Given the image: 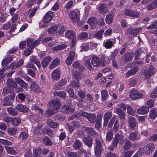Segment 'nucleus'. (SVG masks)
<instances>
[{"instance_id": "1", "label": "nucleus", "mask_w": 157, "mask_h": 157, "mask_svg": "<svg viewBox=\"0 0 157 157\" xmlns=\"http://www.w3.org/2000/svg\"><path fill=\"white\" fill-rule=\"evenodd\" d=\"M155 148L154 144L151 143L147 144L145 147L140 148L139 150V154L145 153L150 154L153 151Z\"/></svg>"}, {"instance_id": "2", "label": "nucleus", "mask_w": 157, "mask_h": 157, "mask_svg": "<svg viewBox=\"0 0 157 157\" xmlns=\"http://www.w3.org/2000/svg\"><path fill=\"white\" fill-rule=\"evenodd\" d=\"M95 146L94 147V152L96 157H100L101 152L102 145L100 138H96L95 139Z\"/></svg>"}, {"instance_id": "3", "label": "nucleus", "mask_w": 157, "mask_h": 157, "mask_svg": "<svg viewBox=\"0 0 157 157\" xmlns=\"http://www.w3.org/2000/svg\"><path fill=\"white\" fill-rule=\"evenodd\" d=\"M92 63L95 67H99L100 66H104L105 62L103 61V60L100 58L98 57L95 56H93L92 58Z\"/></svg>"}, {"instance_id": "4", "label": "nucleus", "mask_w": 157, "mask_h": 157, "mask_svg": "<svg viewBox=\"0 0 157 157\" xmlns=\"http://www.w3.org/2000/svg\"><path fill=\"white\" fill-rule=\"evenodd\" d=\"M49 107L51 109H53L54 111L57 112V110L59 109L61 104L60 102L56 100H53L50 101L49 103Z\"/></svg>"}, {"instance_id": "5", "label": "nucleus", "mask_w": 157, "mask_h": 157, "mask_svg": "<svg viewBox=\"0 0 157 157\" xmlns=\"http://www.w3.org/2000/svg\"><path fill=\"white\" fill-rule=\"evenodd\" d=\"M143 94L135 90H133L130 92L129 96L133 100L140 98L143 97Z\"/></svg>"}, {"instance_id": "6", "label": "nucleus", "mask_w": 157, "mask_h": 157, "mask_svg": "<svg viewBox=\"0 0 157 157\" xmlns=\"http://www.w3.org/2000/svg\"><path fill=\"white\" fill-rule=\"evenodd\" d=\"M29 87L31 91L32 92L36 93H40L41 92L40 87L35 81L31 82Z\"/></svg>"}, {"instance_id": "7", "label": "nucleus", "mask_w": 157, "mask_h": 157, "mask_svg": "<svg viewBox=\"0 0 157 157\" xmlns=\"http://www.w3.org/2000/svg\"><path fill=\"white\" fill-rule=\"evenodd\" d=\"M26 40L27 47H29L31 48H33L35 46H38L40 41V40H37L33 42V39L30 38L27 39Z\"/></svg>"}, {"instance_id": "8", "label": "nucleus", "mask_w": 157, "mask_h": 157, "mask_svg": "<svg viewBox=\"0 0 157 157\" xmlns=\"http://www.w3.org/2000/svg\"><path fill=\"white\" fill-rule=\"evenodd\" d=\"M53 16V12L51 11H48L44 16L42 20L44 23H48L52 20Z\"/></svg>"}, {"instance_id": "9", "label": "nucleus", "mask_w": 157, "mask_h": 157, "mask_svg": "<svg viewBox=\"0 0 157 157\" xmlns=\"http://www.w3.org/2000/svg\"><path fill=\"white\" fill-rule=\"evenodd\" d=\"M155 73V70L154 68V67L152 65H150L148 67L147 70L145 71L144 75L145 78H147L154 75Z\"/></svg>"}, {"instance_id": "10", "label": "nucleus", "mask_w": 157, "mask_h": 157, "mask_svg": "<svg viewBox=\"0 0 157 157\" xmlns=\"http://www.w3.org/2000/svg\"><path fill=\"white\" fill-rule=\"evenodd\" d=\"M69 130L70 132L73 131L74 129L80 126V123L77 121H73L70 124H67Z\"/></svg>"}, {"instance_id": "11", "label": "nucleus", "mask_w": 157, "mask_h": 157, "mask_svg": "<svg viewBox=\"0 0 157 157\" xmlns=\"http://www.w3.org/2000/svg\"><path fill=\"white\" fill-rule=\"evenodd\" d=\"M68 16L71 20L75 23H76L79 20V15L74 10L71 11L68 14Z\"/></svg>"}, {"instance_id": "12", "label": "nucleus", "mask_w": 157, "mask_h": 157, "mask_svg": "<svg viewBox=\"0 0 157 157\" xmlns=\"http://www.w3.org/2000/svg\"><path fill=\"white\" fill-rule=\"evenodd\" d=\"M115 43V40L114 39L105 40L103 42V46L106 48L109 49L112 47Z\"/></svg>"}, {"instance_id": "13", "label": "nucleus", "mask_w": 157, "mask_h": 157, "mask_svg": "<svg viewBox=\"0 0 157 157\" xmlns=\"http://www.w3.org/2000/svg\"><path fill=\"white\" fill-rule=\"evenodd\" d=\"M82 130L83 131L85 132L88 134L93 136H96L98 135V133L92 128L83 127L82 128Z\"/></svg>"}, {"instance_id": "14", "label": "nucleus", "mask_w": 157, "mask_h": 157, "mask_svg": "<svg viewBox=\"0 0 157 157\" xmlns=\"http://www.w3.org/2000/svg\"><path fill=\"white\" fill-rule=\"evenodd\" d=\"M61 110L63 112L66 113H73L75 109L74 108H71L68 105H64L62 106Z\"/></svg>"}, {"instance_id": "15", "label": "nucleus", "mask_w": 157, "mask_h": 157, "mask_svg": "<svg viewBox=\"0 0 157 157\" xmlns=\"http://www.w3.org/2000/svg\"><path fill=\"white\" fill-rule=\"evenodd\" d=\"M112 115V112L111 111H107L105 113L103 117V126H106L109 120L110 119Z\"/></svg>"}, {"instance_id": "16", "label": "nucleus", "mask_w": 157, "mask_h": 157, "mask_svg": "<svg viewBox=\"0 0 157 157\" xmlns=\"http://www.w3.org/2000/svg\"><path fill=\"white\" fill-rule=\"evenodd\" d=\"M74 51H70L69 56L66 59V63L68 65H70L73 61L75 56Z\"/></svg>"}, {"instance_id": "17", "label": "nucleus", "mask_w": 157, "mask_h": 157, "mask_svg": "<svg viewBox=\"0 0 157 157\" xmlns=\"http://www.w3.org/2000/svg\"><path fill=\"white\" fill-rule=\"evenodd\" d=\"M125 14L127 16L137 17L139 16V13L135 12L130 9H127L124 12Z\"/></svg>"}, {"instance_id": "18", "label": "nucleus", "mask_w": 157, "mask_h": 157, "mask_svg": "<svg viewBox=\"0 0 157 157\" xmlns=\"http://www.w3.org/2000/svg\"><path fill=\"white\" fill-rule=\"evenodd\" d=\"M15 80L21 87L25 89L27 88L28 84L21 78H16L15 79Z\"/></svg>"}, {"instance_id": "19", "label": "nucleus", "mask_w": 157, "mask_h": 157, "mask_svg": "<svg viewBox=\"0 0 157 157\" xmlns=\"http://www.w3.org/2000/svg\"><path fill=\"white\" fill-rule=\"evenodd\" d=\"M65 35L66 38L70 39L71 40L76 39L75 33L73 31H67L66 32Z\"/></svg>"}, {"instance_id": "20", "label": "nucleus", "mask_w": 157, "mask_h": 157, "mask_svg": "<svg viewBox=\"0 0 157 157\" xmlns=\"http://www.w3.org/2000/svg\"><path fill=\"white\" fill-rule=\"evenodd\" d=\"M98 9L100 13L102 15H105L108 11L106 5L103 3L101 4L100 5Z\"/></svg>"}, {"instance_id": "21", "label": "nucleus", "mask_w": 157, "mask_h": 157, "mask_svg": "<svg viewBox=\"0 0 157 157\" xmlns=\"http://www.w3.org/2000/svg\"><path fill=\"white\" fill-rule=\"evenodd\" d=\"M87 22L91 28H94L98 23V21L95 17H93L88 19Z\"/></svg>"}, {"instance_id": "22", "label": "nucleus", "mask_w": 157, "mask_h": 157, "mask_svg": "<svg viewBox=\"0 0 157 157\" xmlns=\"http://www.w3.org/2000/svg\"><path fill=\"white\" fill-rule=\"evenodd\" d=\"M128 121L129 126L131 128L133 129L136 127V122L135 118L130 117L128 118Z\"/></svg>"}, {"instance_id": "23", "label": "nucleus", "mask_w": 157, "mask_h": 157, "mask_svg": "<svg viewBox=\"0 0 157 157\" xmlns=\"http://www.w3.org/2000/svg\"><path fill=\"white\" fill-rule=\"evenodd\" d=\"M149 112V108L144 106L139 108L137 110V112L140 114H145Z\"/></svg>"}, {"instance_id": "24", "label": "nucleus", "mask_w": 157, "mask_h": 157, "mask_svg": "<svg viewBox=\"0 0 157 157\" xmlns=\"http://www.w3.org/2000/svg\"><path fill=\"white\" fill-rule=\"evenodd\" d=\"M52 77L54 80H58L60 77V71L58 69H56L52 73Z\"/></svg>"}, {"instance_id": "25", "label": "nucleus", "mask_w": 157, "mask_h": 157, "mask_svg": "<svg viewBox=\"0 0 157 157\" xmlns=\"http://www.w3.org/2000/svg\"><path fill=\"white\" fill-rule=\"evenodd\" d=\"M16 82L15 81L10 78H8L6 81V83L8 87L14 88H16L17 86Z\"/></svg>"}, {"instance_id": "26", "label": "nucleus", "mask_w": 157, "mask_h": 157, "mask_svg": "<svg viewBox=\"0 0 157 157\" xmlns=\"http://www.w3.org/2000/svg\"><path fill=\"white\" fill-rule=\"evenodd\" d=\"M93 139L91 137H84L83 142L85 145L89 147H91L93 144Z\"/></svg>"}, {"instance_id": "27", "label": "nucleus", "mask_w": 157, "mask_h": 157, "mask_svg": "<svg viewBox=\"0 0 157 157\" xmlns=\"http://www.w3.org/2000/svg\"><path fill=\"white\" fill-rule=\"evenodd\" d=\"M101 99L103 102H106L107 101V99L109 97L108 92L104 90H102L101 91Z\"/></svg>"}, {"instance_id": "28", "label": "nucleus", "mask_w": 157, "mask_h": 157, "mask_svg": "<svg viewBox=\"0 0 157 157\" xmlns=\"http://www.w3.org/2000/svg\"><path fill=\"white\" fill-rule=\"evenodd\" d=\"M59 63V59H58L56 58L52 61L48 67L50 69H53L57 66Z\"/></svg>"}, {"instance_id": "29", "label": "nucleus", "mask_w": 157, "mask_h": 157, "mask_svg": "<svg viewBox=\"0 0 157 157\" xmlns=\"http://www.w3.org/2000/svg\"><path fill=\"white\" fill-rule=\"evenodd\" d=\"M156 8H157V0H155L148 4L146 7V9L148 10H152Z\"/></svg>"}, {"instance_id": "30", "label": "nucleus", "mask_w": 157, "mask_h": 157, "mask_svg": "<svg viewBox=\"0 0 157 157\" xmlns=\"http://www.w3.org/2000/svg\"><path fill=\"white\" fill-rule=\"evenodd\" d=\"M67 83V80L66 79L61 80L59 83L56 85L55 88L56 90H60L61 87L64 86Z\"/></svg>"}, {"instance_id": "31", "label": "nucleus", "mask_w": 157, "mask_h": 157, "mask_svg": "<svg viewBox=\"0 0 157 157\" xmlns=\"http://www.w3.org/2000/svg\"><path fill=\"white\" fill-rule=\"evenodd\" d=\"M138 69V67H133L131 70L128 71L126 75V76L127 77H128L129 76L135 74Z\"/></svg>"}, {"instance_id": "32", "label": "nucleus", "mask_w": 157, "mask_h": 157, "mask_svg": "<svg viewBox=\"0 0 157 157\" xmlns=\"http://www.w3.org/2000/svg\"><path fill=\"white\" fill-rule=\"evenodd\" d=\"M51 60L52 59L51 57L49 56L45 57L41 62V64L42 67H46Z\"/></svg>"}, {"instance_id": "33", "label": "nucleus", "mask_w": 157, "mask_h": 157, "mask_svg": "<svg viewBox=\"0 0 157 157\" xmlns=\"http://www.w3.org/2000/svg\"><path fill=\"white\" fill-rule=\"evenodd\" d=\"M16 108L18 111L22 112H26L28 111V109L27 107L22 104L17 105Z\"/></svg>"}, {"instance_id": "34", "label": "nucleus", "mask_w": 157, "mask_h": 157, "mask_svg": "<svg viewBox=\"0 0 157 157\" xmlns=\"http://www.w3.org/2000/svg\"><path fill=\"white\" fill-rule=\"evenodd\" d=\"M81 71L76 70L75 71H73L72 73L73 77L76 80L79 81L81 78Z\"/></svg>"}, {"instance_id": "35", "label": "nucleus", "mask_w": 157, "mask_h": 157, "mask_svg": "<svg viewBox=\"0 0 157 157\" xmlns=\"http://www.w3.org/2000/svg\"><path fill=\"white\" fill-rule=\"evenodd\" d=\"M134 56L133 54L128 52L126 53L123 56L124 59L125 61H130L132 59Z\"/></svg>"}, {"instance_id": "36", "label": "nucleus", "mask_w": 157, "mask_h": 157, "mask_svg": "<svg viewBox=\"0 0 157 157\" xmlns=\"http://www.w3.org/2000/svg\"><path fill=\"white\" fill-rule=\"evenodd\" d=\"M140 138L138 134L136 132H134L131 133L129 136V138L132 140H139Z\"/></svg>"}, {"instance_id": "37", "label": "nucleus", "mask_w": 157, "mask_h": 157, "mask_svg": "<svg viewBox=\"0 0 157 157\" xmlns=\"http://www.w3.org/2000/svg\"><path fill=\"white\" fill-rule=\"evenodd\" d=\"M114 138L118 141V143L122 144L125 140V137L123 135H120L118 134H117Z\"/></svg>"}, {"instance_id": "38", "label": "nucleus", "mask_w": 157, "mask_h": 157, "mask_svg": "<svg viewBox=\"0 0 157 157\" xmlns=\"http://www.w3.org/2000/svg\"><path fill=\"white\" fill-rule=\"evenodd\" d=\"M157 116V109L155 108L151 109L150 111L149 117L150 118H155Z\"/></svg>"}, {"instance_id": "39", "label": "nucleus", "mask_w": 157, "mask_h": 157, "mask_svg": "<svg viewBox=\"0 0 157 157\" xmlns=\"http://www.w3.org/2000/svg\"><path fill=\"white\" fill-rule=\"evenodd\" d=\"M5 148L8 154L13 155L16 154L17 152L13 147L5 146Z\"/></svg>"}, {"instance_id": "40", "label": "nucleus", "mask_w": 157, "mask_h": 157, "mask_svg": "<svg viewBox=\"0 0 157 157\" xmlns=\"http://www.w3.org/2000/svg\"><path fill=\"white\" fill-rule=\"evenodd\" d=\"M2 102L3 103V106H11L12 104V102L10 101L9 98L7 97H5L2 100Z\"/></svg>"}, {"instance_id": "41", "label": "nucleus", "mask_w": 157, "mask_h": 157, "mask_svg": "<svg viewBox=\"0 0 157 157\" xmlns=\"http://www.w3.org/2000/svg\"><path fill=\"white\" fill-rule=\"evenodd\" d=\"M116 113L118 115L120 119H123L125 117V113L119 108H117Z\"/></svg>"}, {"instance_id": "42", "label": "nucleus", "mask_w": 157, "mask_h": 157, "mask_svg": "<svg viewBox=\"0 0 157 157\" xmlns=\"http://www.w3.org/2000/svg\"><path fill=\"white\" fill-rule=\"evenodd\" d=\"M113 15L111 14H108L106 15L105 21L108 24L111 23L113 21Z\"/></svg>"}, {"instance_id": "43", "label": "nucleus", "mask_w": 157, "mask_h": 157, "mask_svg": "<svg viewBox=\"0 0 157 157\" xmlns=\"http://www.w3.org/2000/svg\"><path fill=\"white\" fill-rule=\"evenodd\" d=\"M82 145L81 142L78 140H76L72 145L73 147L75 149H79Z\"/></svg>"}, {"instance_id": "44", "label": "nucleus", "mask_w": 157, "mask_h": 157, "mask_svg": "<svg viewBox=\"0 0 157 157\" xmlns=\"http://www.w3.org/2000/svg\"><path fill=\"white\" fill-rule=\"evenodd\" d=\"M31 109L33 110L38 111V113L41 116H42L43 115V110L42 109L39 108L36 104L33 105L31 106Z\"/></svg>"}, {"instance_id": "45", "label": "nucleus", "mask_w": 157, "mask_h": 157, "mask_svg": "<svg viewBox=\"0 0 157 157\" xmlns=\"http://www.w3.org/2000/svg\"><path fill=\"white\" fill-rule=\"evenodd\" d=\"M41 149L40 148L35 149L33 150V157H40L41 154Z\"/></svg>"}, {"instance_id": "46", "label": "nucleus", "mask_w": 157, "mask_h": 157, "mask_svg": "<svg viewBox=\"0 0 157 157\" xmlns=\"http://www.w3.org/2000/svg\"><path fill=\"white\" fill-rule=\"evenodd\" d=\"M48 124L52 128H55L57 127L58 124L54 122L51 119H48L47 121Z\"/></svg>"}, {"instance_id": "47", "label": "nucleus", "mask_w": 157, "mask_h": 157, "mask_svg": "<svg viewBox=\"0 0 157 157\" xmlns=\"http://www.w3.org/2000/svg\"><path fill=\"white\" fill-rule=\"evenodd\" d=\"M131 29L129 28L128 30L129 31L131 30V33L133 35H137L142 30V28L141 27L133 29L131 30Z\"/></svg>"}, {"instance_id": "48", "label": "nucleus", "mask_w": 157, "mask_h": 157, "mask_svg": "<svg viewBox=\"0 0 157 157\" xmlns=\"http://www.w3.org/2000/svg\"><path fill=\"white\" fill-rule=\"evenodd\" d=\"M58 28L57 26H52L48 29V32L50 34L55 33L56 32Z\"/></svg>"}, {"instance_id": "49", "label": "nucleus", "mask_w": 157, "mask_h": 157, "mask_svg": "<svg viewBox=\"0 0 157 157\" xmlns=\"http://www.w3.org/2000/svg\"><path fill=\"white\" fill-rule=\"evenodd\" d=\"M7 111L12 116H16L17 114V112L13 108H9L7 109Z\"/></svg>"}, {"instance_id": "50", "label": "nucleus", "mask_w": 157, "mask_h": 157, "mask_svg": "<svg viewBox=\"0 0 157 157\" xmlns=\"http://www.w3.org/2000/svg\"><path fill=\"white\" fill-rule=\"evenodd\" d=\"M17 131V129L16 128H10L7 130L8 133L11 136H14L16 135Z\"/></svg>"}, {"instance_id": "51", "label": "nucleus", "mask_w": 157, "mask_h": 157, "mask_svg": "<svg viewBox=\"0 0 157 157\" xmlns=\"http://www.w3.org/2000/svg\"><path fill=\"white\" fill-rule=\"evenodd\" d=\"M28 137L27 134L25 132H22L18 136L19 140H24L27 139Z\"/></svg>"}, {"instance_id": "52", "label": "nucleus", "mask_w": 157, "mask_h": 157, "mask_svg": "<svg viewBox=\"0 0 157 157\" xmlns=\"http://www.w3.org/2000/svg\"><path fill=\"white\" fill-rule=\"evenodd\" d=\"M88 37V34L86 32H82L78 35L77 38L79 40H84L86 38Z\"/></svg>"}, {"instance_id": "53", "label": "nucleus", "mask_w": 157, "mask_h": 157, "mask_svg": "<svg viewBox=\"0 0 157 157\" xmlns=\"http://www.w3.org/2000/svg\"><path fill=\"white\" fill-rule=\"evenodd\" d=\"M87 119L91 123L94 122L96 119V115L92 113L89 114Z\"/></svg>"}, {"instance_id": "54", "label": "nucleus", "mask_w": 157, "mask_h": 157, "mask_svg": "<svg viewBox=\"0 0 157 157\" xmlns=\"http://www.w3.org/2000/svg\"><path fill=\"white\" fill-rule=\"evenodd\" d=\"M113 137V132L112 130L108 131L106 135V141H110Z\"/></svg>"}, {"instance_id": "55", "label": "nucleus", "mask_w": 157, "mask_h": 157, "mask_svg": "<svg viewBox=\"0 0 157 157\" xmlns=\"http://www.w3.org/2000/svg\"><path fill=\"white\" fill-rule=\"evenodd\" d=\"M57 113V111H54L53 109H51L49 108V109L47 110L45 115L46 116L50 117Z\"/></svg>"}, {"instance_id": "56", "label": "nucleus", "mask_w": 157, "mask_h": 157, "mask_svg": "<svg viewBox=\"0 0 157 157\" xmlns=\"http://www.w3.org/2000/svg\"><path fill=\"white\" fill-rule=\"evenodd\" d=\"M67 92L70 97L74 99H77L78 98L77 96L75 94L74 92L72 89L69 88L67 90Z\"/></svg>"}, {"instance_id": "57", "label": "nucleus", "mask_w": 157, "mask_h": 157, "mask_svg": "<svg viewBox=\"0 0 157 157\" xmlns=\"http://www.w3.org/2000/svg\"><path fill=\"white\" fill-rule=\"evenodd\" d=\"M104 30H101L94 34V36L98 39H101L102 37V34L104 32Z\"/></svg>"}, {"instance_id": "58", "label": "nucleus", "mask_w": 157, "mask_h": 157, "mask_svg": "<svg viewBox=\"0 0 157 157\" xmlns=\"http://www.w3.org/2000/svg\"><path fill=\"white\" fill-rule=\"evenodd\" d=\"M120 122L119 120L117 119L116 120L115 123L113 127L114 131L116 132L119 129Z\"/></svg>"}, {"instance_id": "59", "label": "nucleus", "mask_w": 157, "mask_h": 157, "mask_svg": "<svg viewBox=\"0 0 157 157\" xmlns=\"http://www.w3.org/2000/svg\"><path fill=\"white\" fill-rule=\"evenodd\" d=\"M127 113L133 116L134 115L135 111L133 108L130 105L127 106Z\"/></svg>"}, {"instance_id": "60", "label": "nucleus", "mask_w": 157, "mask_h": 157, "mask_svg": "<svg viewBox=\"0 0 157 157\" xmlns=\"http://www.w3.org/2000/svg\"><path fill=\"white\" fill-rule=\"evenodd\" d=\"M67 46L65 44H61L55 46L53 48V50L54 51H58L63 49L66 48Z\"/></svg>"}, {"instance_id": "61", "label": "nucleus", "mask_w": 157, "mask_h": 157, "mask_svg": "<svg viewBox=\"0 0 157 157\" xmlns=\"http://www.w3.org/2000/svg\"><path fill=\"white\" fill-rule=\"evenodd\" d=\"M54 94L56 96H57L63 98H64L66 94V93L63 91H55Z\"/></svg>"}, {"instance_id": "62", "label": "nucleus", "mask_w": 157, "mask_h": 157, "mask_svg": "<svg viewBox=\"0 0 157 157\" xmlns=\"http://www.w3.org/2000/svg\"><path fill=\"white\" fill-rule=\"evenodd\" d=\"M131 146V142L129 140H127L124 145L123 148L124 150H128Z\"/></svg>"}, {"instance_id": "63", "label": "nucleus", "mask_w": 157, "mask_h": 157, "mask_svg": "<svg viewBox=\"0 0 157 157\" xmlns=\"http://www.w3.org/2000/svg\"><path fill=\"white\" fill-rule=\"evenodd\" d=\"M12 123L14 125H17L21 123V120L18 117H15L12 119Z\"/></svg>"}, {"instance_id": "64", "label": "nucleus", "mask_w": 157, "mask_h": 157, "mask_svg": "<svg viewBox=\"0 0 157 157\" xmlns=\"http://www.w3.org/2000/svg\"><path fill=\"white\" fill-rule=\"evenodd\" d=\"M117 116L115 115H114L112 117L110 121L109 122V123L108 127H112L116 119L117 118Z\"/></svg>"}]
</instances>
